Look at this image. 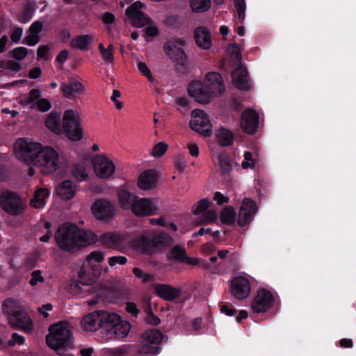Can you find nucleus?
Here are the masks:
<instances>
[{"instance_id":"obj_1","label":"nucleus","mask_w":356,"mask_h":356,"mask_svg":"<svg viewBox=\"0 0 356 356\" xmlns=\"http://www.w3.org/2000/svg\"><path fill=\"white\" fill-rule=\"evenodd\" d=\"M14 152L19 160L33 163L43 173L54 172L59 167L58 153L48 145L19 138L14 144Z\"/></svg>"},{"instance_id":"obj_2","label":"nucleus","mask_w":356,"mask_h":356,"mask_svg":"<svg viewBox=\"0 0 356 356\" xmlns=\"http://www.w3.org/2000/svg\"><path fill=\"white\" fill-rule=\"evenodd\" d=\"M225 87L221 75L217 72H209L204 81H193L188 86V94L200 104H208L213 97L222 95Z\"/></svg>"},{"instance_id":"obj_3","label":"nucleus","mask_w":356,"mask_h":356,"mask_svg":"<svg viewBox=\"0 0 356 356\" xmlns=\"http://www.w3.org/2000/svg\"><path fill=\"white\" fill-rule=\"evenodd\" d=\"M172 242V238L166 233L145 230L140 236L132 241L131 245L143 254H152L156 250L166 248Z\"/></svg>"},{"instance_id":"obj_4","label":"nucleus","mask_w":356,"mask_h":356,"mask_svg":"<svg viewBox=\"0 0 356 356\" xmlns=\"http://www.w3.org/2000/svg\"><path fill=\"white\" fill-rule=\"evenodd\" d=\"M106 253L100 250L90 252L83 259L77 261V275L88 282H95L102 271V264Z\"/></svg>"},{"instance_id":"obj_5","label":"nucleus","mask_w":356,"mask_h":356,"mask_svg":"<svg viewBox=\"0 0 356 356\" xmlns=\"http://www.w3.org/2000/svg\"><path fill=\"white\" fill-rule=\"evenodd\" d=\"M79 227L73 224L62 225L55 233V240L58 247L66 252L79 248Z\"/></svg>"},{"instance_id":"obj_6","label":"nucleus","mask_w":356,"mask_h":356,"mask_svg":"<svg viewBox=\"0 0 356 356\" xmlns=\"http://www.w3.org/2000/svg\"><path fill=\"white\" fill-rule=\"evenodd\" d=\"M81 121L80 114L76 110L68 109L64 111L62 129L70 140L79 141L83 138V131Z\"/></svg>"},{"instance_id":"obj_7","label":"nucleus","mask_w":356,"mask_h":356,"mask_svg":"<svg viewBox=\"0 0 356 356\" xmlns=\"http://www.w3.org/2000/svg\"><path fill=\"white\" fill-rule=\"evenodd\" d=\"M163 334L157 329L145 330L142 336L138 353L140 355L155 356L161 351V343Z\"/></svg>"},{"instance_id":"obj_8","label":"nucleus","mask_w":356,"mask_h":356,"mask_svg":"<svg viewBox=\"0 0 356 356\" xmlns=\"http://www.w3.org/2000/svg\"><path fill=\"white\" fill-rule=\"evenodd\" d=\"M0 205L6 213L12 216L22 214L26 207L25 202L21 197L9 191L1 193Z\"/></svg>"},{"instance_id":"obj_9","label":"nucleus","mask_w":356,"mask_h":356,"mask_svg":"<svg viewBox=\"0 0 356 356\" xmlns=\"http://www.w3.org/2000/svg\"><path fill=\"white\" fill-rule=\"evenodd\" d=\"M91 163L93 166L94 172L99 178L109 179L114 175L116 171L114 161L104 154L93 156Z\"/></svg>"},{"instance_id":"obj_10","label":"nucleus","mask_w":356,"mask_h":356,"mask_svg":"<svg viewBox=\"0 0 356 356\" xmlns=\"http://www.w3.org/2000/svg\"><path fill=\"white\" fill-rule=\"evenodd\" d=\"M186 43V40L184 38L170 40L164 44V51L173 62L184 65L187 60V56L184 50Z\"/></svg>"},{"instance_id":"obj_11","label":"nucleus","mask_w":356,"mask_h":356,"mask_svg":"<svg viewBox=\"0 0 356 356\" xmlns=\"http://www.w3.org/2000/svg\"><path fill=\"white\" fill-rule=\"evenodd\" d=\"M147 5L140 1H135L126 9V15L130 24L137 28H142L152 23L151 18L143 12Z\"/></svg>"},{"instance_id":"obj_12","label":"nucleus","mask_w":356,"mask_h":356,"mask_svg":"<svg viewBox=\"0 0 356 356\" xmlns=\"http://www.w3.org/2000/svg\"><path fill=\"white\" fill-rule=\"evenodd\" d=\"M158 200L153 197L137 196L131 209V212L138 217L150 216L159 213Z\"/></svg>"},{"instance_id":"obj_13","label":"nucleus","mask_w":356,"mask_h":356,"mask_svg":"<svg viewBox=\"0 0 356 356\" xmlns=\"http://www.w3.org/2000/svg\"><path fill=\"white\" fill-rule=\"evenodd\" d=\"M190 127L193 131L204 137H209L213 133L207 114L200 109H195L191 112Z\"/></svg>"},{"instance_id":"obj_14","label":"nucleus","mask_w":356,"mask_h":356,"mask_svg":"<svg viewBox=\"0 0 356 356\" xmlns=\"http://www.w3.org/2000/svg\"><path fill=\"white\" fill-rule=\"evenodd\" d=\"M60 90L64 97L74 100L79 96L85 95L86 89L79 76H72L67 78L66 82L60 84Z\"/></svg>"},{"instance_id":"obj_15","label":"nucleus","mask_w":356,"mask_h":356,"mask_svg":"<svg viewBox=\"0 0 356 356\" xmlns=\"http://www.w3.org/2000/svg\"><path fill=\"white\" fill-rule=\"evenodd\" d=\"M230 292L236 299L242 300L247 298L251 292L250 277L246 275H238L231 280Z\"/></svg>"},{"instance_id":"obj_16","label":"nucleus","mask_w":356,"mask_h":356,"mask_svg":"<svg viewBox=\"0 0 356 356\" xmlns=\"http://www.w3.org/2000/svg\"><path fill=\"white\" fill-rule=\"evenodd\" d=\"M273 304V294L265 289H259L253 298L252 309L254 313L268 311Z\"/></svg>"},{"instance_id":"obj_17","label":"nucleus","mask_w":356,"mask_h":356,"mask_svg":"<svg viewBox=\"0 0 356 356\" xmlns=\"http://www.w3.org/2000/svg\"><path fill=\"white\" fill-rule=\"evenodd\" d=\"M112 326L108 332L102 335L105 341L123 339L129 335L131 330V324L127 321H123L121 316L118 318V322Z\"/></svg>"},{"instance_id":"obj_18","label":"nucleus","mask_w":356,"mask_h":356,"mask_svg":"<svg viewBox=\"0 0 356 356\" xmlns=\"http://www.w3.org/2000/svg\"><path fill=\"white\" fill-rule=\"evenodd\" d=\"M257 210V205L254 200L250 198H244L238 212V225L243 227L249 224L254 217Z\"/></svg>"},{"instance_id":"obj_19","label":"nucleus","mask_w":356,"mask_h":356,"mask_svg":"<svg viewBox=\"0 0 356 356\" xmlns=\"http://www.w3.org/2000/svg\"><path fill=\"white\" fill-rule=\"evenodd\" d=\"M10 325L16 329L30 332L33 330V321L28 314L23 310L17 311L8 317Z\"/></svg>"},{"instance_id":"obj_20","label":"nucleus","mask_w":356,"mask_h":356,"mask_svg":"<svg viewBox=\"0 0 356 356\" xmlns=\"http://www.w3.org/2000/svg\"><path fill=\"white\" fill-rule=\"evenodd\" d=\"M93 215L100 220L111 218L115 214L114 206L108 201L99 200L92 207Z\"/></svg>"},{"instance_id":"obj_21","label":"nucleus","mask_w":356,"mask_h":356,"mask_svg":"<svg viewBox=\"0 0 356 356\" xmlns=\"http://www.w3.org/2000/svg\"><path fill=\"white\" fill-rule=\"evenodd\" d=\"M71 282L68 286L69 292L80 298L91 295L94 292V287L92 286L94 282H88L83 279Z\"/></svg>"},{"instance_id":"obj_22","label":"nucleus","mask_w":356,"mask_h":356,"mask_svg":"<svg viewBox=\"0 0 356 356\" xmlns=\"http://www.w3.org/2000/svg\"><path fill=\"white\" fill-rule=\"evenodd\" d=\"M259 115L253 110L245 111L241 117V127L248 134H254L258 128Z\"/></svg>"},{"instance_id":"obj_23","label":"nucleus","mask_w":356,"mask_h":356,"mask_svg":"<svg viewBox=\"0 0 356 356\" xmlns=\"http://www.w3.org/2000/svg\"><path fill=\"white\" fill-rule=\"evenodd\" d=\"M210 202L207 199H202L192 207L194 214L199 215L204 213L202 221L205 223H210L216 221L218 218L217 213L213 210H209L207 213L206 210L209 207Z\"/></svg>"},{"instance_id":"obj_24","label":"nucleus","mask_w":356,"mask_h":356,"mask_svg":"<svg viewBox=\"0 0 356 356\" xmlns=\"http://www.w3.org/2000/svg\"><path fill=\"white\" fill-rule=\"evenodd\" d=\"M156 294L162 299L174 301L181 297V290L170 284H156L154 286Z\"/></svg>"},{"instance_id":"obj_25","label":"nucleus","mask_w":356,"mask_h":356,"mask_svg":"<svg viewBox=\"0 0 356 356\" xmlns=\"http://www.w3.org/2000/svg\"><path fill=\"white\" fill-rule=\"evenodd\" d=\"M159 178L154 170H146L140 173L138 179V187L143 191L151 190L156 185Z\"/></svg>"},{"instance_id":"obj_26","label":"nucleus","mask_w":356,"mask_h":356,"mask_svg":"<svg viewBox=\"0 0 356 356\" xmlns=\"http://www.w3.org/2000/svg\"><path fill=\"white\" fill-rule=\"evenodd\" d=\"M102 310L92 312L85 316L81 321L83 328L89 332H94L101 328Z\"/></svg>"},{"instance_id":"obj_27","label":"nucleus","mask_w":356,"mask_h":356,"mask_svg":"<svg viewBox=\"0 0 356 356\" xmlns=\"http://www.w3.org/2000/svg\"><path fill=\"white\" fill-rule=\"evenodd\" d=\"M77 191V185L70 180L63 181L56 187L57 195L65 201L72 200L76 195Z\"/></svg>"},{"instance_id":"obj_28","label":"nucleus","mask_w":356,"mask_h":356,"mask_svg":"<svg viewBox=\"0 0 356 356\" xmlns=\"http://www.w3.org/2000/svg\"><path fill=\"white\" fill-rule=\"evenodd\" d=\"M232 83L236 88L241 90H248L250 83L248 79V71L243 67H238L232 74Z\"/></svg>"},{"instance_id":"obj_29","label":"nucleus","mask_w":356,"mask_h":356,"mask_svg":"<svg viewBox=\"0 0 356 356\" xmlns=\"http://www.w3.org/2000/svg\"><path fill=\"white\" fill-rule=\"evenodd\" d=\"M194 38L197 45L204 49H209L211 46L210 33L205 27H197L194 33Z\"/></svg>"},{"instance_id":"obj_30","label":"nucleus","mask_w":356,"mask_h":356,"mask_svg":"<svg viewBox=\"0 0 356 356\" xmlns=\"http://www.w3.org/2000/svg\"><path fill=\"white\" fill-rule=\"evenodd\" d=\"M99 241L106 247L118 248L123 241V236L115 232H106L99 236Z\"/></svg>"},{"instance_id":"obj_31","label":"nucleus","mask_w":356,"mask_h":356,"mask_svg":"<svg viewBox=\"0 0 356 356\" xmlns=\"http://www.w3.org/2000/svg\"><path fill=\"white\" fill-rule=\"evenodd\" d=\"M50 195V191L47 188H39L35 190L31 200V206L35 209H43L47 204V199Z\"/></svg>"},{"instance_id":"obj_32","label":"nucleus","mask_w":356,"mask_h":356,"mask_svg":"<svg viewBox=\"0 0 356 356\" xmlns=\"http://www.w3.org/2000/svg\"><path fill=\"white\" fill-rule=\"evenodd\" d=\"M47 128L56 135L63 134L60 115L59 113L52 111L47 117L45 120Z\"/></svg>"},{"instance_id":"obj_33","label":"nucleus","mask_w":356,"mask_h":356,"mask_svg":"<svg viewBox=\"0 0 356 356\" xmlns=\"http://www.w3.org/2000/svg\"><path fill=\"white\" fill-rule=\"evenodd\" d=\"M137 196L124 188H120L118 193L119 203L124 210H131Z\"/></svg>"},{"instance_id":"obj_34","label":"nucleus","mask_w":356,"mask_h":356,"mask_svg":"<svg viewBox=\"0 0 356 356\" xmlns=\"http://www.w3.org/2000/svg\"><path fill=\"white\" fill-rule=\"evenodd\" d=\"M78 236L79 248L95 244L99 241V236L91 230L79 228Z\"/></svg>"},{"instance_id":"obj_35","label":"nucleus","mask_w":356,"mask_h":356,"mask_svg":"<svg viewBox=\"0 0 356 356\" xmlns=\"http://www.w3.org/2000/svg\"><path fill=\"white\" fill-rule=\"evenodd\" d=\"M40 97V91L32 89L29 94H22L18 97V102L26 108H33L35 106L38 99Z\"/></svg>"},{"instance_id":"obj_36","label":"nucleus","mask_w":356,"mask_h":356,"mask_svg":"<svg viewBox=\"0 0 356 356\" xmlns=\"http://www.w3.org/2000/svg\"><path fill=\"white\" fill-rule=\"evenodd\" d=\"M120 315L115 312H111L108 311L103 310L102 317L101 321V328L104 329L102 334L104 333L108 332L112 328V325L118 322Z\"/></svg>"},{"instance_id":"obj_37","label":"nucleus","mask_w":356,"mask_h":356,"mask_svg":"<svg viewBox=\"0 0 356 356\" xmlns=\"http://www.w3.org/2000/svg\"><path fill=\"white\" fill-rule=\"evenodd\" d=\"M92 41V35H79L72 40L71 46L83 51H87L90 48Z\"/></svg>"},{"instance_id":"obj_38","label":"nucleus","mask_w":356,"mask_h":356,"mask_svg":"<svg viewBox=\"0 0 356 356\" xmlns=\"http://www.w3.org/2000/svg\"><path fill=\"white\" fill-rule=\"evenodd\" d=\"M216 137L222 146L231 145L234 143V135L229 130L223 127H220L216 131Z\"/></svg>"},{"instance_id":"obj_39","label":"nucleus","mask_w":356,"mask_h":356,"mask_svg":"<svg viewBox=\"0 0 356 356\" xmlns=\"http://www.w3.org/2000/svg\"><path fill=\"white\" fill-rule=\"evenodd\" d=\"M98 49L102 57V59L104 64L111 65L114 63V47L110 44L107 48H106L102 43L98 44Z\"/></svg>"},{"instance_id":"obj_40","label":"nucleus","mask_w":356,"mask_h":356,"mask_svg":"<svg viewBox=\"0 0 356 356\" xmlns=\"http://www.w3.org/2000/svg\"><path fill=\"white\" fill-rule=\"evenodd\" d=\"M216 159L223 174L229 173L233 170L234 162L229 156L220 153Z\"/></svg>"},{"instance_id":"obj_41","label":"nucleus","mask_w":356,"mask_h":356,"mask_svg":"<svg viewBox=\"0 0 356 356\" xmlns=\"http://www.w3.org/2000/svg\"><path fill=\"white\" fill-rule=\"evenodd\" d=\"M20 305L17 300L14 298L6 299L2 305L3 312L8 315V317L10 315L15 314L17 311H19Z\"/></svg>"},{"instance_id":"obj_42","label":"nucleus","mask_w":356,"mask_h":356,"mask_svg":"<svg viewBox=\"0 0 356 356\" xmlns=\"http://www.w3.org/2000/svg\"><path fill=\"white\" fill-rule=\"evenodd\" d=\"M259 159V154L256 152H245L243 154V161L241 168L244 170L253 169Z\"/></svg>"},{"instance_id":"obj_43","label":"nucleus","mask_w":356,"mask_h":356,"mask_svg":"<svg viewBox=\"0 0 356 356\" xmlns=\"http://www.w3.org/2000/svg\"><path fill=\"white\" fill-rule=\"evenodd\" d=\"M190 6L193 13H204L211 6V0H190Z\"/></svg>"},{"instance_id":"obj_44","label":"nucleus","mask_w":356,"mask_h":356,"mask_svg":"<svg viewBox=\"0 0 356 356\" xmlns=\"http://www.w3.org/2000/svg\"><path fill=\"white\" fill-rule=\"evenodd\" d=\"M186 250L184 246L175 245L168 253V257L170 260H174L182 262L186 256Z\"/></svg>"},{"instance_id":"obj_45","label":"nucleus","mask_w":356,"mask_h":356,"mask_svg":"<svg viewBox=\"0 0 356 356\" xmlns=\"http://www.w3.org/2000/svg\"><path fill=\"white\" fill-rule=\"evenodd\" d=\"M72 174L79 181H85L88 177V173L83 164L74 165L72 168Z\"/></svg>"},{"instance_id":"obj_46","label":"nucleus","mask_w":356,"mask_h":356,"mask_svg":"<svg viewBox=\"0 0 356 356\" xmlns=\"http://www.w3.org/2000/svg\"><path fill=\"white\" fill-rule=\"evenodd\" d=\"M236 218V211L232 207H228L222 209L220 213V220L223 223L232 224L234 222Z\"/></svg>"},{"instance_id":"obj_47","label":"nucleus","mask_w":356,"mask_h":356,"mask_svg":"<svg viewBox=\"0 0 356 356\" xmlns=\"http://www.w3.org/2000/svg\"><path fill=\"white\" fill-rule=\"evenodd\" d=\"M137 68L139 72L144 76H146L150 83H154L155 79L152 74L151 70L147 65L141 59L137 60Z\"/></svg>"},{"instance_id":"obj_48","label":"nucleus","mask_w":356,"mask_h":356,"mask_svg":"<svg viewBox=\"0 0 356 356\" xmlns=\"http://www.w3.org/2000/svg\"><path fill=\"white\" fill-rule=\"evenodd\" d=\"M234 3L237 11L239 22L241 24H243L245 18V0H234Z\"/></svg>"},{"instance_id":"obj_49","label":"nucleus","mask_w":356,"mask_h":356,"mask_svg":"<svg viewBox=\"0 0 356 356\" xmlns=\"http://www.w3.org/2000/svg\"><path fill=\"white\" fill-rule=\"evenodd\" d=\"M29 50L24 47H17L12 49L9 54L10 56L17 60H23L28 55Z\"/></svg>"},{"instance_id":"obj_50","label":"nucleus","mask_w":356,"mask_h":356,"mask_svg":"<svg viewBox=\"0 0 356 356\" xmlns=\"http://www.w3.org/2000/svg\"><path fill=\"white\" fill-rule=\"evenodd\" d=\"M31 277L29 284L32 286H36L39 284H42L45 281L42 272L40 270H35L31 273Z\"/></svg>"},{"instance_id":"obj_51","label":"nucleus","mask_w":356,"mask_h":356,"mask_svg":"<svg viewBox=\"0 0 356 356\" xmlns=\"http://www.w3.org/2000/svg\"><path fill=\"white\" fill-rule=\"evenodd\" d=\"M168 145L165 142H159L154 146L152 150V155L154 157L159 158L167 151Z\"/></svg>"},{"instance_id":"obj_52","label":"nucleus","mask_w":356,"mask_h":356,"mask_svg":"<svg viewBox=\"0 0 356 356\" xmlns=\"http://www.w3.org/2000/svg\"><path fill=\"white\" fill-rule=\"evenodd\" d=\"M38 108L42 112H47L51 108L50 101L46 98L39 97L37 100L36 104Z\"/></svg>"},{"instance_id":"obj_53","label":"nucleus","mask_w":356,"mask_h":356,"mask_svg":"<svg viewBox=\"0 0 356 356\" xmlns=\"http://www.w3.org/2000/svg\"><path fill=\"white\" fill-rule=\"evenodd\" d=\"M23 35V29L21 27H15L10 33V38L13 43H18Z\"/></svg>"},{"instance_id":"obj_54","label":"nucleus","mask_w":356,"mask_h":356,"mask_svg":"<svg viewBox=\"0 0 356 356\" xmlns=\"http://www.w3.org/2000/svg\"><path fill=\"white\" fill-rule=\"evenodd\" d=\"M227 51L228 54H229L231 56H232L237 60H241V49L236 44L234 43V44H229L227 48Z\"/></svg>"},{"instance_id":"obj_55","label":"nucleus","mask_w":356,"mask_h":356,"mask_svg":"<svg viewBox=\"0 0 356 356\" xmlns=\"http://www.w3.org/2000/svg\"><path fill=\"white\" fill-rule=\"evenodd\" d=\"M127 261V259L124 256H113L108 258V263L111 267H114L117 264L124 265Z\"/></svg>"},{"instance_id":"obj_56","label":"nucleus","mask_w":356,"mask_h":356,"mask_svg":"<svg viewBox=\"0 0 356 356\" xmlns=\"http://www.w3.org/2000/svg\"><path fill=\"white\" fill-rule=\"evenodd\" d=\"M42 226L46 229V232L43 236L40 237V241L41 242L46 243V242H48L49 240L52 236V232L51 231V223L50 222L45 221L42 223Z\"/></svg>"},{"instance_id":"obj_57","label":"nucleus","mask_w":356,"mask_h":356,"mask_svg":"<svg viewBox=\"0 0 356 356\" xmlns=\"http://www.w3.org/2000/svg\"><path fill=\"white\" fill-rule=\"evenodd\" d=\"M50 57V48L47 45H41L38 49V59H49Z\"/></svg>"},{"instance_id":"obj_58","label":"nucleus","mask_w":356,"mask_h":356,"mask_svg":"<svg viewBox=\"0 0 356 356\" xmlns=\"http://www.w3.org/2000/svg\"><path fill=\"white\" fill-rule=\"evenodd\" d=\"M40 40V35H36L32 33H30L28 35L24 38V42L29 47H33L37 44Z\"/></svg>"},{"instance_id":"obj_59","label":"nucleus","mask_w":356,"mask_h":356,"mask_svg":"<svg viewBox=\"0 0 356 356\" xmlns=\"http://www.w3.org/2000/svg\"><path fill=\"white\" fill-rule=\"evenodd\" d=\"M145 27V33L149 37H155L156 36L159 31L158 27L153 23L152 21V23L148 24Z\"/></svg>"},{"instance_id":"obj_60","label":"nucleus","mask_w":356,"mask_h":356,"mask_svg":"<svg viewBox=\"0 0 356 356\" xmlns=\"http://www.w3.org/2000/svg\"><path fill=\"white\" fill-rule=\"evenodd\" d=\"M42 29V23L40 21H35L31 25L29 28V32L36 35H40V33H41Z\"/></svg>"},{"instance_id":"obj_61","label":"nucleus","mask_w":356,"mask_h":356,"mask_svg":"<svg viewBox=\"0 0 356 356\" xmlns=\"http://www.w3.org/2000/svg\"><path fill=\"white\" fill-rule=\"evenodd\" d=\"M52 309L53 305L50 303H47L41 307H38V311L44 318H47L49 316V312L51 311Z\"/></svg>"},{"instance_id":"obj_62","label":"nucleus","mask_w":356,"mask_h":356,"mask_svg":"<svg viewBox=\"0 0 356 356\" xmlns=\"http://www.w3.org/2000/svg\"><path fill=\"white\" fill-rule=\"evenodd\" d=\"M133 273L138 278H141L143 281H148L152 279V275L147 273H145L140 268H134L133 269Z\"/></svg>"},{"instance_id":"obj_63","label":"nucleus","mask_w":356,"mask_h":356,"mask_svg":"<svg viewBox=\"0 0 356 356\" xmlns=\"http://www.w3.org/2000/svg\"><path fill=\"white\" fill-rule=\"evenodd\" d=\"M24 342V339L22 336L18 334L17 333H13L12 336V339L8 341V345L10 346H13L16 344H23Z\"/></svg>"},{"instance_id":"obj_64","label":"nucleus","mask_w":356,"mask_h":356,"mask_svg":"<svg viewBox=\"0 0 356 356\" xmlns=\"http://www.w3.org/2000/svg\"><path fill=\"white\" fill-rule=\"evenodd\" d=\"M213 200L217 202L218 204L222 205L225 203L228 202L229 198L227 196L220 192H216L213 195Z\"/></svg>"}]
</instances>
